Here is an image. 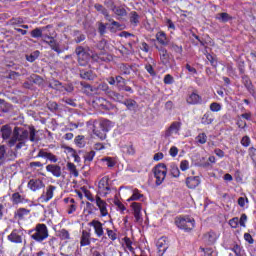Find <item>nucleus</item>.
Wrapping results in <instances>:
<instances>
[{"label": "nucleus", "mask_w": 256, "mask_h": 256, "mask_svg": "<svg viewBox=\"0 0 256 256\" xmlns=\"http://www.w3.org/2000/svg\"><path fill=\"white\" fill-rule=\"evenodd\" d=\"M28 139H30V141H37V138L35 137V128L31 127L28 131L25 128L15 127L12 137L9 140V145L10 147L16 145V149H21L22 147H25V143H27Z\"/></svg>", "instance_id": "obj_1"}, {"label": "nucleus", "mask_w": 256, "mask_h": 256, "mask_svg": "<svg viewBox=\"0 0 256 256\" xmlns=\"http://www.w3.org/2000/svg\"><path fill=\"white\" fill-rule=\"evenodd\" d=\"M76 55L78 57V63L82 67H85V65H87V63H89V60L91 59V57L94 58L95 61H99V59L101 61L109 60V58H107V56H105V54H100L99 56H95V55L90 54L89 52L85 51V48H83L81 46L76 48Z\"/></svg>", "instance_id": "obj_2"}, {"label": "nucleus", "mask_w": 256, "mask_h": 256, "mask_svg": "<svg viewBox=\"0 0 256 256\" xmlns=\"http://www.w3.org/2000/svg\"><path fill=\"white\" fill-rule=\"evenodd\" d=\"M29 235L31 239L41 243V241H45L49 237V229L45 224H37L33 230L29 231Z\"/></svg>", "instance_id": "obj_3"}, {"label": "nucleus", "mask_w": 256, "mask_h": 256, "mask_svg": "<svg viewBox=\"0 0 256 256\" xmlns=\"http://www.w3.org/2000/svg\"><path fill=\"white\" fill-rule=\"evenodd\" d=\"M175 223L178 229L183 231H192L195 229V219L189 216H180L175 219Z\"/></svg>", "instance_id": "obj_4"}, {"label": "nucleus", "mask_w": 256, "mask_h": 256, "mask_svg": "<svg viewBox=\"0 0 256 256\" xmlns=\"http://www.w3.org/2000/svg\"><path fill=\"white\" fill-rule=\"evenodd\" d=\"M156 179V185H161L167 177V166L165 164H158L153 170Z\"/></svg>", "instance_id": "obj_5"}, {"label": "nucleus", "mask_w": 256, "mask_h": 256, "mask_svg": "<svg viewBox=\"0 0 256 256\" xmlns=\"http://www.w3.org/2000/svg\"><path fill=\"white\" fill-rule=\"evenodd\" d=\"M98 191L101 195H109L111 187L109 186V177L105 176L98 182Z\"/></svg>", "instance_id": "obj_6"}, {"label": "nucleus", "mask_w": 256, "mask_h": 256, "mask_svg": "<svg viewBox=\"0 0 256 256\" xmlns=\"http://www.w3.org/2000/svg\"><path fill=\"white\" fill-rule=\"evenodd\" d=\"M130 207L133 211V215H134V219H135L136 223H142L143 222V214L141 213V211L143 208L141 207V203L132 202Z\"/></svg>", "instance_id": "obj_7"}, {"label": "nucleus", "mask_w": 256, "mask_h": 256, "mask_svg": "<svg viewBox=\"0 0 256 256\" xmlns=\"http://www.w3.org/2000/svg\"><path fill=\"white\" fill-rule=\"evenodd\" d=\"M8 241L10 243H23V231L14 229L8 236H7Z\"/></svg>", "instance_id": "obj_8"}, {"label": "nucleus", "mask_w": 256, "mask_h": 256, "mask_svg": "<svg viewBox=\"0 0 256 256\" xmlns=\"http://www.w3.org/2000/svg\"><path fill=\"white\" fill-rule=\"evenodd\" d=\"M158 51L162 65H165V67H169V65H171V55L169 54L167 49H165L164 47H160L158 48Z\"/></svg>", "instance_id": "obj_9"}, {"label": "nucleus", "mask_w": 256, "mask_h": 256, "mask_svg": "<svg viewBox=\"0 0 256 256\" xmlns=\"http://www.w3.org/2000/svg\"><path fill=\"white\" fill-rule=\"evenodd\" d=\"M90 227H93L94 233L97 237H103L105 235V231L103 230V223H101L99 220H92L89 223Z\"/></svg>", "instance_id": "obj_10"}, {"label": "nucleus", "mask_w": 256, "mask_h": 256, "mask_svg": "<svg viewBox=\"0 0 256 256\" xmlns=\"http://www.w3.org/2000/svg\"><path fill=\"white\" fill-rule=\"evenodd\" d=\"M179 131H181V122H173L165 131V137H173V135H179Z\"/></svg>", "instance_id": "obj_11"}, {"label": "nucleus", "mask_w": 256, "mask_h": 256, "mask_svg": "<svg viewBox=\"0 0 256 256\" xmlns=\"http://www.w3.org/2000/svg\"><path fill=\"white\" fill-rule=\"evenodd\" d=\"M55 189H56V187L53 185L48 186L46 188V192H44L40 196V201L42 203H47L48 201H51V199H53V194L55 193Z\"/></svg>", "instance_id": "obj_12"}, {"label": "nucleus", "mask_w": 256, "mask_h": 256, "mask_svg": "<svg viewBox=\"0 0 256 256\" xmlns=\"http://www.w3.org/2000/svg\"><path fill=\"white\" fill-rule=\"evenodd\" d=\"M96 205L100 210L101 217H107L109 215V211L107 210V202H105L101 197L96 196Z\"/></svg>", "instance_id": "obj_13"}, {"label": "nucleus", "mask_w": 256, "mask_h": 256, "mask_svg": "<svg viewBox=\"0 0 256 256\" xmlns=\"http://www.w3.org/2000/svg\"><path fill=\"white\" fill-rule=\"evenodd\" d=\"M43 187H45V184L41 179H31L28 182V188H30L31 191H39V189H43Z\"/></svg>", "instance_id": "obj_14"}, {"label": "nucleus", "mask_w": 256, "mask_h": 256, "mask_svg": "<svg viewBox=\"0 0 256 256\" xmlns=\"http://www.w3.org/2000/svg\"><path fill=\"white\" fill-rule=\"evenodd\" d=\"M29 213H31L30 210L26 208H19L14 212V218H16L18 221H25V219L29 217Z\"/></svg>", "instance_id": "obj_15"}, {"label": "nucleus", "mask_w": 256, "mask_h": 256, "mask_svg": "<svg viewBox=\"0 0 256 256\" xmlns=\"http://www.w3.org/2000/svg\"><path fill=\"white\" fill-rule=\"evenodd\" d=\"M43 41L47 43L53 51H56V53H61V49L59 48V44L57 41H55L54 37L51 36H44Z\"/></svg>", "instance_id": "obj_16"}, {"label": "nucleus", "mask_w": 256, "mask_h": 256, "mask_svg": "<svg viewBox=\"0 0 256 256\" xmlns=\"http://www.w3.org/2000/svg\"><path fill=\"white\" fill-rule=\"evenodd\" d=\"M186 185L188 189H195L201 185V179L199 176H191L186 179Z\"/></svg>", "instance_id": "obj_17"}, {"label": "nucleus", "mask_w": 256, "mask_h": 256, "mask_svg": "<svg viewBox=\"0 0 256 256\" xmlns=\"http://www.w3.org/2000/svg\"><path fill=\"white\" fill-rule=\"evenodd\" d=\"M64 203L67 205V213L68 215H73L77 211V203H75V199L73 198H65Z\"/></svg>", "instance_id": "obj_18"}, {"label": "nucleus", "mask_w": 256, "mask_h": 256, "mask_svg": "<svg viewBox=\"0 0 256 256\" xmlns=\"http://www.w3.org/2000/svg\"><path fill=\"white\" fill-rule=\"evenodd\" d=\"M46 171L51 173L54 177H61L62 171L61 166L55 164H49L46 166Z\"/></svg>", "instance_id": "obj_19"}, {"label": "nucleus", "mask_w": 256, "mask_h": 256, "mask_svg": "<svg viewBox=\"0 0 256 256\" xmlns=\"http://www.w3.org/2000/svg\"><path fill=\"white\" fill-rule=\"evenodd\" d=\"M38 157H42L43 159H48L51 163H57L59 159L57 158L56 155L53 153L47 152L45 150H40L38 153Z\"/></svg>", "instance_id": "obj_20"}, {"label": "nucleus", "mask_w": 256, "mask_h": 256, "mask_svg": "<svg viewBox=\"0 0 256 256\" xmlns=\"http://www.w3.org/2000/svg\"><path fill=\"white\" fill-rule=\"evenodd\" d=\"M80 245L81 247H87V245H91V232L87 230L82 231Z\"/></svg>", "instance_id": "obj_21"}, {"label": "nucleus", "mask_w": 256, "mask_h": 256, "mask_svg": "<svg viewBox=\"0 0 256 256\" xmlns=\"http://www.w3.org/2000/svg\"><path fill=\"white\" fill-rule=\"evenodd\" d=\"M111 9L118 19L127 17V10L123 6H113Z\"/></svg>", "instance_id": "obj_22"}, {"label": "nucleus", "mask_w": 256, "mask_h": 256, "mask_svg": "<svg viewBox=\"0 0 256 256\" xmlns=\"http://www.w3.org/2000/svg\"><path fill=\"white\" fill-rule=\"evenodd\" d=\"M94 105H96V107H98L99 109H110L111 104L105 100V98H96L93 101Z\"/></svg>", "instance_id": "obj_23"}, {"label": "nucleus", "mask_w": 256, "mask_h": 256, "mask_svg": "<svg viewBox=\"0 0 256 256\" xmlns=\"http://www.w3.org/2000/svg\"><path fill=\"white\" fill-rule=\"evenodd\" d=\"M156 247L158 249V252L160 253V256L165 254V251H167V240L165 238L158 239L156 243Z\"/></svg>", "instance_id": "obj_24"}, {"label": "nucleus", "mask_w": 256, "mask_h": 256, "mask_svg": "<svg viewBox=\"0 0 256 256\" xmlns=\"http://www.w3.org/2000/svg\"><path fill=\"white\" fill-rule=\"evenodd\" d=\"M93 133L98 139L101 141H104V139H107V132L103 131L99 125H94Z\"/></svg>", "instance_id": "obj_25"}, {"label": "nucleus", "mask_w": 256, "mask_h": 256, "mask_svg": "<svg viewBox=\"0 0 256 256\" xmlns=\"http://www.w3.org/2000/svg\"><path fill=\"white\" fill-rule=\"evenodd\" d=\"M11 201L13 205H19L21 203H25L27 200L25 199V196L19 194V192H16L12 194Z\"/></svg>", "instance_id": "obj_26"}, {"label": "nucleus", "mask_w": 256, "mask_h": 256, "mask_svg": "<svg viewBox=\"0 0 256 256\" xmlns=\"http://www.w3.org/2000/svg\"><path fill=\"white\" fill-rule=\"evenodd\" d=\"M156 39L160 45H169V38H167V34H165L163 31L156 34Z\"/></svg>", "instance_id": "obj_27"}, {"label": "nucleus", "mask_w": 256, "mask_h": 256, "mask_svg": "<svg viewBox=\"0 0 256 256\" xmlns=\"http://www.w3.org/2000/svg\"><path fill=\"white\" fill-rule=\"evenodd\" d=\"M187 103H189V105H197V103H201V96L193 92L188 96Z\"/></svg>", "instance_id": "obj_28"}, {"label": "nucleus", "mask_w": 256, "mask_h": 256, "mask_svg": "<svg viewBox=\"0 0 256 256\" xmlns=\"http://www.w3.org/2000/svg\"><path fill=\"white\" fill-rule=\"evenodd\" d=\"M98 127H100L103 132L107 133V131L113 127V122L109 120H102L98 123Z\"/></svg>", "instance_id": "obj_29"}, {"label": "nucleus", "mask_w": 256, "mask_h": 256, "mask_svg": "<svg viewBox=\"0 0 256 256\" xmlns=\"http://www.w3.org/2000/svg\"><path fill=\"white\" fill-rule=\"evenodd\" d=\"M70 175H73V177H79V171L77 170V166L73 162H68L66 165Z\"/></svg>", "instance_id": "obj_30"}, {"label": "nucleus", "mask_w": 256, "mask_h": 256, "mask_svg": "<svg viewBox=\"0 0 256 256\" xmlns=\"http://www.w3.org/2000/svg\"><path fill=\"white\" fill-rule=\"evenodd\" d=\"M213 114H211L210 112H207L203 115L202 119H201V124L202 125H211V123H213Z\"/></svg>", "instance_id": "obj_31"}, {"label": "nucleus", "mask_w": 256, "mask_h": 256, "mask_svg": "<svg viewBox=\"0 0 256 256\" xmlns=\"http://www.w3.org/2000/svg\"><path fill=\"white\" fill-rule=\"evenodd\" d=\"M205 241H207L210 245H213L217 241V234L215 232H208L204 235Z\"/></svg>", "instance_id": "obj_32"}, {"label": "nucleus", "mask_w": 256, "mask_h": 256, "mask_svg": "<svg viewBox=\"0 0 256 256\" xmlns=\"http://www.w3.org/2000/svg\"><path fill=\"white\" fill-rule=\"evenodd\" d=\"M1 132L3 139H9V137H11V133H13V130H11V127L5 125L2 127Z\"/></svg>", "instance_id": "obj_33"}, {"label": "nucleus", "mask_w": 256, "mask_h": 256, "mask_svg": "<svg viewBox=\"0 0 256 256\" xmlns=\"http://www.w3.org/2000/svg\"><path fill=\"white\" fill-rule=\"evenodd\" d=\"M49 85L52 89H56V91L63 92L64 88H63V84H61V82H59L57 80H52Z\"/></svg>", "instance_id": "obj_34"}, {"label": "nucleus", "mask_w": 256, "mask_h": 256, "mask_svg": "<svg viewBox=\"0 0 256 256\" xmlns=\"http://www.w3.org/2000/svg\"><path fill=\"white\" fill-rule=\"evenodd\" d=\"M58 236L62 241H68V239H71V235L69 234V231L62 229L58 232Z\"/></svg>", "instance_id": "obj_35"}, {"label": "nucleus", "mask_w": 256, "mask_h": 256, "mask_svg": "<svg viewBox=\"0 0 256 256\" xmlns=\"http://www.w3.org/2000/svg\"><path fill=\"white\" fill-rule=\"evenodd\" d=\"M75 144L77 145V147H79L80 149H82V147H85V136L83 135H78L76 138H75Z\"/></svg>", "instance_id": "obj_36"}, {"label": "nucleus", "mask_w": 256, "mask_h": 256, "mask_svg": "<svg viewBox=\"0 0 256 256\" xmlns=\"http://www.w3.org/2000/svg\"><path fill=\"white\" fill-rule=\"evenodd\" d=\"M141 197H143V194H141V192H139V190H133L131 197L128 198L127 201L128 202L139 201V199H141Z\"/></svg>", "instance_id": "obj_37"}, {"label": "nucleus", "mask_w": 256, "mask_h": 256, "mask_svg": "<svg viewBox=\"0 0 256 256\" xmlns=\"http://www.w3.org/2000/svg\"><path fill=\"white\" fill-rule=\"evenodd\" d=\"M216 19H218V21H221V23H227V21H229V19H231V16H229L227 13L223 12V13L217 14Z\"/></svg>", "instance_id": "obj_38"}, {"label": "nucleus", "mask_w": 256, "mask_h": 256, "mask_svg": "<svg viewBox=\"0 0 256 256\" xmlns=\"http://www.w3.org/2000/svg\"><path fill=\"white\" fill-rule=\"evenodd\" d=\"M123 105H125L127 107V109H129V111H133V109H135V107H137V102H135V100H126L123 102Z\"/></svg>", "instance_id": "obj_39"}, {"label": "nucleus", "mask_w": 256, "mask_h": 256, "mask_svg": "<svg viewBox=\"0 0 256 256\" xmlns=\"http://www.w3.org/2000/svg\"><path fill=\"white\" fill-rule=\"evenodd\" d=\"M130 22H131L133 25H138V24H139V14H137V12L132 11V12L130 13Z\"/></svg>", "instance_id": "obj_40"}, {"label": "nucleus", "mask_w": 256, "mask_h": 256, "mask_svg": "<svg viewBox=\"0 0 256 256\" xmlns=\"http://www.w3.org/2000/svg\"><path fill=\"white\" fill-rule=\"evenodd\" d=\"M122 151L126 153L127 155H135V148H133V145H125L122 147Z\"/></svg>", "instance_id": "obj_41"}, {"label": "nucleus", "mask_w": 256, "mask_h": 256, "mask_svg": "<svg viewBox=\"0 0 256 256\" xmlns=\"http://www.w3.org/2000/svg\"><path fill=\"white\" fill-rule=\"evenodd\" d=\"M170 174L177 178L181 175V171H179V167H177V165L173 164L171 165V168H170Z\"/></svg>", "instance_id": "obj_42"}, {"label": "nucleus", "mask_w": 256, "mask_h": 256, "mask_svg": "<svg viewBox=\"0 0 256 256\" xmlns=\"http://www.w3.org/2000/svg\"><path fill=\"white\" fill-rule=\"evenodd\" d=\"M196 141H197V143H200V145H205V143H207V134L206 133H200L196 137Z\"/></svg>", "instance_id": "obj_43"}, {"label": "nucleus", "mask_w": 256, "mask_h": 256, "mask_svg": "<svg viewBox=\"0 0 256 256\" xmlns=\"http://www.w3.org/2000/svg\"><path fill=\"white\" fill-rule=\"evenodd\" d=\"M31 37L34 39H39V37H43V30L41 28H35L31 31Z\"/></svg>", "instance_id": "obj_44"}, {"label": "nucleus", "mask_w": 256, "mask_h": 256, "mask_svg": "<svg viewBox=\"0 0 256 256\" xmlns=\"http://www.w3.org/2000/svg\"><path fill=\"white\" fill-rule=\"evenodd\" d=\"M95 9L102 13L106 19H109V12H107V9H105L101 4H96Z\"/></svg>", "instance_id": "obj_45"}, {"label": "nucleus", "mask_w": 256, "mask_h": 256, "mask_svg": "<svg viewBox=\"0 0 256 256\" xmlns=\"http://www.w3.org/2000/svg\"><path fill=\"white\" fill-rule=\"evenodd\" d=\"M222 107L221 104L214 102L210 104V111H212L213 113H217L219 111H221Z\"/></svg>", "instance_id": "obj_46"}, {"label": "nucleus", "mask_w": 256, "mask_h": 256, "mask_svg": "<svg viewBox=\"0 0 256 256\" xmlns=\"http://www.w3.org/2000/svg\"><path fill=\"white\" fill-rule=\"evenodd\" d=\"M229 225L232 229H237L239 227V217H234L229 220Z\"/></svg>", "instance_id": "obj_47"}, {"label": "nucleus", "mask_w": 256, "mask_h": 256, "mask_svg": "<svg viewBox=\"0 0 256 256\" xmlns=\"http://www.w3.org/2000/svg\"><path fill=\"white\" fill-rule=\"evenodd\" d=\"M116 84L118 89H123L125 87V79L121 76H116Z\"/></svg>", "instance_id": "obj_48"}, {"label": "nucleus", "mask_w": 256, "mask_h": 256, "mask_svg": "<svg viewBox=\"0 0 256 256\" xmlns=\"http://www.w3.org/2000/svg\"><path fill=\"white\" fill-rule=\"evenodd\" d=\"M106 233H107L109 239H111V241H116L117 240V233H115V231L107 228Z\"/></svg>", "instance_id": "obj_49"}, {"label": "nucleus", "mask_w": 256, "mask_h": 256, "mask_svg": "<svg viewBox=\"0 0 256 256\" xmlns=\"http://www.w3.org/2000/svg\"><path fill=\"white\" fill-rule=\"evenodd\" d=\"M84 159H85L86 162L91 163V161H93V159H95V151L88 152L84 156Z\"/></svg>", "instance_id": "obj_50"}, {"label": "nucleus", "mask_w": 256, "mask_h": 256, "mask_svg": "<svg viewBox=\"0 0 256 256\" xmlns=\"http://www.w3.org/2000/svg\"><path fill=\"white\" fill-rule=\"evenodd\" d=\"M114 205H116V207H117L118 211H120V213H125L127 208H125V205H123V203H121V201L116 200L114 202Z\"/></svg>", "instance_id": "obj_51"}, {"label": "nucleus", "mask_w": 256, "mask_h": 256, "mask_svg": "<svg viewBox=\"0 0 256 256\" xmlns=\"http://www.w3.org/2000/svg\"><path fill=\"white\" fill-rule=\"evenodd\" d=\"M40 55L39 51H34L30 56H27V61H29L30 63H33V61H35V59H37Z\"/></svg>", "instance_id": "obj_52"}, {"label": "nucleus", "mask_w": 256, "mask_h": 256, "mask_svg": "<svg viewBox=\"0 0 256 256\" xmlns=\"http://www.w3.org/2000/svg\"><path fill=\"white\" fill-rule=\"evenodd\" d=\"M247 223V214H242L240 217V220H238V224L240 225V227H247L246 225Z\"/></svg>", "instance_id": "obj_53"}, {"label": "nucleus", "mask_w": 256, "mask_h": 256, "mask_svg": "<svg viewBox=\"0 0 256 256\" xmlns=\"http://www.w3.org/2000/svg\"><path fill=\"white\" fill-rule=\"evenodd\" d=\"M124 242H125V245H126L127 249L130 250L131 253H133V251H135V249L132 246L133 242L131 241V239L125 238Z\"/></svg>", "instance_id": "obj_54"}, {"label": "nucleus", "mask_w": 256, "mask_h": 256, "mask_svg": "<svg viewBox=\"0 0 256 256\" xmlns=\"http://www.w3.org/2000/svg\"><path fill=\"white\" fill-rule=\"evenodd\" d=\"M241 145L243 147H249V145H251V138H249V136H244L241 140Z\"/></svg>", "instance_id": "obj_55"}, {"label": "nucleus", "mask_w": 256, "mask_h": 256, "mask_svg": "<svg viewBox=\"0 0 256 256\" xmlns=\"http://www.w3.org/2000/svg\"><path fill=\"white\" fill-rule=\"evenodd\" d=\"M121 28V24H119V22L117 21H112L111 23V27H110V31L112 33H115V31H117V29H120Z\"/></svg>", "instance_id": "obj_56"}, {"label": "nucleus", "mask_w": 256, "mask_h": 256, "mask_svg": "<svg viewBox=\"0 0 256 256\" xmlns=\"http://www.w3.org/2000/svg\"><path fill=\"white\" fill-rule=\"evenodd\" d=\"M249 203V199L247 197H240L238 198V205L239 207H245V204Z\"/></svg>", "instance_id": "obj_57"}, {"label": "nucleus", "mask_w": 256, "mask_h": 256, "mask_svg": "<svg viewBox=\"0 0 256 256\" xmlns=\"http://www.w3.org/2000/svg\"><path fill=\"white\" fill-rule=\"evenodd\" d=\"M110 97H112V99L114 101H122L123 100V95L119 94V93H116V92H112L110 94Z\"/></svg>", "instance_id": "obj_58"}, {"label": "nucleus", "mask_w": 256, "mask_h": 256, "mask_svg": "<svg viewBox=\"0 0 256 256\" xmlns=\"http://www.w3.org/2000/svg\"><path fill=\"white\" fill-rule=\"evenodd\" d=\"M180 169L181 171H187V169H189V161L182 160L180 163Z\"/></svg>", "instance_id": "obj_59"}, {"label": "nucleus", "mask_w": 256, "mask_h": 256, "mask_svg": "<svg viewBox=\"0 0 256 256\" xmlns=\"http://www.w3.org/2000/svg\"><path fill=\"white\" fill-rule=\"evenodd\" d=\"M98 89L100 91H104V93H109V85L107 83H101L98 85Z\"/></svg>", "instance_id": "obj_60"}, {"label": "nucleus", "mask_w": 256, "mask_h": 256, "mask_svg": "<svg viewBox=\"0 0 256 256\" xmlns=\"http://www.w3.org/2000/svg\"><path fill=\"white\" fill-rule=\"evenodd\" d=\"M169 155H171L172 157L179 155V149L175 146H172L169 150Z\"/></svg>", "instance_id": "obj_61"}, {"label": "nucleus", "mask_w": 256, "mask_h": 256, "mask_svg": "<svg viewBox=\"0 0 256 256\" xmlns=\"http://www.w3.org/2000/svg\"><path fill=\"white\" fill-rule=\"evenodd\" d=\"M104 162H106L107 167H115V161L112 158H104Z\"/></svg>", "instance_id": "obj_62"}, {"label": "nucleus", "mask_w": 256, "mask_h": 256, "mask_svg": "<svg viewBox=\"0 0 256 256\" xmlns=\"http://www.w3.org/2000/svg\"><path fill=\"white\" fill-rule=\"evenodd\" d=\"M204 256H217V253L215 251H212L211 249L207 248L206 250L203 249Z\"/></svg>", "instance_id": "obj_63"}, {"label": "nucleus", "mask_w": 256, "mask_h": 256, "mask_svg": "<svg viewBox=\"0 0 256 256\" xmlns=\"http://www.w3.org/2000/svg\"><path fill=\"white\" fill-rule=\"evenodd\" d=\"M249 155L253 161H256V149L255 148L249 149Z\"/></svg>", "instance_id": "obj_64"}]
</instances>
